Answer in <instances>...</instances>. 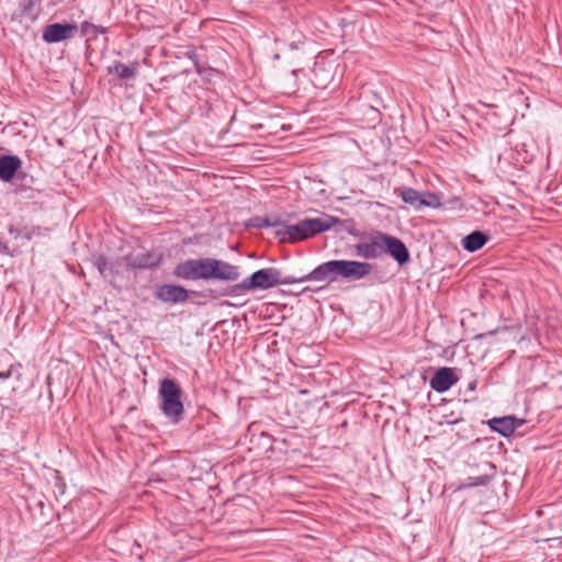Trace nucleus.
<instances>
[{"label":"nucleus","instance_id":"obj_12","mask_svg":"<svg viewBox=\"0 0 562 562\" xmlns=\"http://www.w3.org/2000/svg\"><path fill=\"white\" fill-rule=\"evenodd\" d=\"M22 161L18 156L4 155L0 157V179L11 181L21 168Z\"/></svg>","mask_w":562,"mask_h":562},{"label":"nucleus","instance_id":"obj_11","mask_svg":"<svg viewBox=\"0 0 562 562\" xmlns=\"http://www.w3.org/2000/svg\"><path fill=\"white\" fill-rule=\"evenodd\" d=\"M524 424L522 419H518L515 416H504L499 418H493L488 422L490 427L505 436H510L517 428Z\"/></svg>","mask_w":562,"mask_h":562},{"label":"nucleus","instance_id":"obj_3","mask_svg":"<svg viewBox=\"0 0 562 562\" xmlns=\"http://www.w3.org/2000/svg\"><path fill=\"white\" fill-rule=\"evenodd\" d=\"M338 223V218L326 215L324 217L305 218L294 225H286L278 232L283 241H300L316 234L326 232Z\"/></svg>","mask_w":562,"mask_h":562},{"label":"nucleus","instance_id":"obj_23","mask_svg":"<svg viewBox=\"0 0 562 562\" xmlns=\"http://www.w3.org/2000/svg\"><path fill=\"white\" fill-rule=\"evenodd\" d=\"M491 480L490 475H481L474 479V482L472 485L480 486V485H486Z\"/></svg>","mask_w":562,"mask_h":562},{"label":"nucleus","instance_id":"obj_17","mask_svg":"<svg viewBox=\"0 0 562 562\" xmlns=\"http://www.w3.org/2000/svg\"><path fill=\"white\" fill-rule=\"evenodd\" d=\"M401 198L403 202L406 204H409L411 206L415 207L416 210L422 209V201H420V192L413 189V188H404L401 191Z\"/></svg>","mask_w":562,"mask_h":562},{"label":"nucleus","instance_id":"obj_28","mask_svg":"<svg viewBox=\"0 0 562 562\" xmlns=\"http://www.w3.org/2000/svg\"><path fill=\"white\" fill-rule=\"evenodd\" d=\"M457 422H459V419L457 420H452V422H449L450 424H456Z\"/></svg>","mask_w":562,"mask_h":562},{"label":"nucleus","instance_id":"obj_9","mask_svg":"<svg viewBox=\"0 0 562 562\" xmlns=\"http://www.w3.org/2000/svg\"><path fill=\"white\" fill-rule=\"evenodd\" d=\"M382 240L383 254H390L398 265H405L409 261V252L401 239L384 234Z\"/></svg>","mask_w":562,"mask_h":562},{"label":"nucleus","instance_id":"obj_16","mask_svg":"<svg viewBox=\"0 0 562 562\" xmlns=\"http://www.w3.org/2000/svg\"><path fill=\"white\" fill-rule=\"evenodd\" d=\"M274 353H268V356H273ZM281 358L279 362H284V367L286 370H289V364L293 367H301V368H310L313 364L310 362H306L300 358L301 353H278Z\"/></svg>","mask_w":562,"mask_h":562},{"label":"nucleus","instance_id":"obj_10","mask_svg":"<svg viewBox=\"0 0 562 562\" xmlns=\"http://www.w3.org/2000/svg\"><path fill=\"white\" fill-rule=\"evenodd\" d=\"M383 233H375L369 240L356 246L357 254L364 259H374L383 255Z\"/></svg>","mask_w":562,"mask_h":562},{"label":"nucleus","instance_id":"obj_1","mask_svg":"<svg viewBox=\"0 0 562 562\" xmlns=\"http://www.w3.org/2000/svg\"><path fill=\"white\" fill-rule=\"evenodd\" d=\"M173 276L181 280H223L236 281L240 277L239 268L215 258L187 259L173 269Z\"/></svg>","mask_w":562,"mask_h":562},{"label":"nucleus","instance_id":"obj_8","mask_svg":"<svg viewBox=\"0 0 562 562\" xmlns=\"http://www.w3.org/2000/svg\"><path fill=\"white\" fill-rule=\"evenodd\" d=\"M155 297L166 303H183L189 297V292L186 288L176 284H162L156 288Z\"/></svg>","mask_w":562,"mask_h":562},{"label":"nucleus","instance_id":"obj_19","mask_svg":"<svg viewBox=\"0 0 562 562\" xmlns=\"http://www.w3.org/2000/svg\"><path fill=\"white\" fill-rule=\"evenodd\" d=\"M93 266L98 269L102 277H106L113 272L112 266L102 255L93 257Z\"/></svg>","mask_w":562,"mask_h":562},{"label":"nucleus","instance_id":"obj_15","mask_svg":"<svg viewBox=\"0 0 562 562\" xmlns=\"http://www.w3.org/2000/svg\"><path fill=\"white\" fill-rule=\"evenodd\" d=\"M108 71L109 74L116 75L121 79H131L136 76L137 65L133 64L132 66H127L125 64L117 61L112 66H109Z\"/></svg>","mask_w":562,"mask_h":562},{"label":"nucleus","instance_id":"obj_5","mask_svg":"<svg viewBox=\"0 0 562 562\" xmlns=\"http://www.w3.org/2000/svg\"><path fill=\"white\" fill-rule=\"evenodd\" d=\"M290 281L281 278V272L276 268H263L245 278L241 282L235 284L232 292L244 294L255 290H268L279 284H288Z\"/></svg>","mask_w":562,"mask_h":562},{"label":"nucleus","instance_id":"obj_13","mask_svg":"<svg viewBox=\"0 0 562 562\" xmlns=\"http://www.w3.org/2000/svg\"><path fill=\"white\" fill-rule=\"evenodd\" d=\"M162 254L158 251H147L144 254L136 255L132 258L130 265L133 268L148 269L155 268L162 261Z\"/></svg>","mask_w":562,"mask_h":562},{"label":"nucleus","instance_id":"obj_6","mask_svg":"<svg viewBox=\"0 0 562 562\" xmlns=\"http://www.w3.org/2000/svg\"><path fill=\"white\" fill-rule=\"evenodd\" d=\"M78 31L76 23H52L43 29L42 38L45 43L54 44L74 37Z\"/></svg>","mask_w":562,"mask_h":562},{"label":"nucleus","instance_id":"obj_25","mask_svg":"<svg viewBox=\"0 0 562 562\" xmlns=\"http://www.w3.org/2000/svg\"><path fill=\"white\" fill-rule=\"evenodd\" d=\"M283 369H285L284 362H280L279 367L276 364L274 368H273V370L277 371V374H280V371H282ZM269 370H272V368L269 367Z\"/></svg>","mask_w":562,"mask_h":562},{"label":"nucleus","instance_id":"obj_20","mask_svg":"<svg viewBox=\"0 0 562 562\" xmlns=\"http://www.w3.org/2000/svg\"><path fill=\"white\" fill-rule=\"evenodd\" d=\"M280 224L278 220L271 221L269 217H255L251 220L250 225L258 228L276 227Z\"/></svg>","mask_w":562,"mask_h":562},{"label":"nucleus","instance_id":"obj_27","mask_svg":"<svg viewBox=\"0 0 562 562\" xmlns=\"http://www.w3.org/2000/svg\"><path fill=\"white\" fill-rule=\"evenodd\" d=\"M8 246L5 244L0 243V252H7Z\"/></svg>","mask_w":562,"mask_h":562},{"label":"nucleus","instance_id":"obj_7","mask_svg":"<svg viewBox=\"0 0 562 562\" xmlns=\"http://www.w3.org/2000/svg\"><path fill=\"white\" fill-rule=\"evenodd\" d=\"M457 369L442 367L435 371L430 379V387L437 393H445L459 381Z\"/></svg>","mask_w":562,"mask_h":562},{"label":"nucleus","instance_id":"obj_22","mask_svg":"<svg viewBox=\"0 0 562 562\" xmlns=\"http://www.w3.org/2000/svg\"><path fill=\"white\" fill-rule=\"evenodd\" d=\"M35 4L36 0H27L26 4L23 8V13L29 15L33 21L37 18V14L31 12Z\"/></svg>","mask_w":562,"mask_h":562},{"label":"nucleus","instance_id":"obj_14","mask_svg":"<svg viewBox=\"0 0 562 562\" xmlns=\"http://www.w3.org/2000/svg\"><path fill=\"white\" fill-rule=\"evenodd\" d=\"M488 240V237L481 231H474L462 238V247L469 251L474 252L481 249Z\"/></svg>","mask_w":562,"mask_h":562},{"label":"nucleus","instance_id":"obj_21","mask_svg":"<svg viewBox=\"0 0 562 562\" xmlns=\"http://www.w3.org/2000/svg\"><path fill=\"white\" fill-rule=\"evenodd\" d=\"M81 35H88L90 33L99 34L104 33L105 29L100 25H94L88 21H85L80 24Z\"/></svg>","mask_w":562,"mask_h":562},{"label":"nucleus","instance_id":"obj_4","mask_svg":"<svg viewBox=\"0 0 562 562\" xmlns=\"http://www.w3.org/2000/svg\"><path fill=\"white\" fill-rule=\"evenodd\" d=\"M159 397L161 400L160 409L170 422L177 424L183 418L184 407L181 401L182 391L179 384L169 378L160 381Z\"/></svg>","mask_w":562,"mask_h":562},{"label":"nucleus","instance_id":"obj_2","mask_svg":"<svg viewBox=\"0 0 562 562\" xmlns=\"http://www.w3.org/2000/svg\"><path fill=\"white\" fill-rule=\"evenodd\" d=\"M373 270L369 262L357 260H329L314 268L301 281H359Z\"/></svg>","mask_w":562,"mask_h":562},{"label":"nucleus","instance_id":"obj_18","mask_svg":"<svg viewBox=\"0 0 562 562\" xmlns=\"http://www.w3.org/2000/svg\"><path fill=\"white\" fill-rule=\"evenodd\" d=\"M422 209L431 207L438 209L441 206L440 196L432 192H420Z\"/></svg>","mask_w":562,"mask_h":562},{"label":"nucleus","instance_id":"obj_24","mask_svg":"<svg viewBox=\"0 0 562 562\" xmlns=\"http://www.w3.org/2000/svg\"><path fill=\"white\" fill-rule=\"evenodd\" d=\"M12 372H13V366H11V368L8 371H1L0 379L1 380L9 379L12 375Z\"/></svg>","mask_w":562,"mask_h":562},{"label":"nucleus","instance_id":"obj_26","mask_svg":"<svg viewBox=\"0 0 562 562\" xmlns=\"http://www.w3.org/2000/svg\"><path fill=\"white\" fill-rule=\"evenodd\" d=\"M476 389V381H472L471 383H469L468 385V390L469 391H474Z\"/></svg>","mask_w":562,"mask_h":562}]
</instances>
